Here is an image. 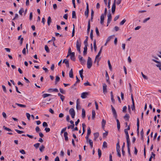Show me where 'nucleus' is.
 I'll use <instances>...</instances> for the list:
<instances>
[{
	"instance_id": "de8ad7c7",
	"label": "nucleus",
	"mask_w": 161,
	"mask_h": 161,
	"mask_svg": "<svg viewBox=\"0 0 161 161\" xmlns=\"http://www.w3.org/2000/svg\"><path fill=\"white\" fill-rule=\"evenodd\" d=\"M82 129H83V132H85V128L86 127V125L84 123H83L82 124Z\"/></svg>"
},
{
	"instance_id": "0e129e2a",
	"label": "nucleus",
	"mask_w": 161,
	"mask_h": 161,
	"mask_svg": "<svg viewBox=\"0 0 161 161\" xmlns=\"http://www.w3.org/2000/svg\"><path fill=\"white\" fill-rule=\"evenodd\" d=\"M111 38V36H109L107 38V39L106 40V43H107L108 42H109L110 41V40Z\"/></svg>"
},
{
	"instance_id": "864d4df0",
	"label": "nucleus",
	"mask_w": 161,
	"mask_h": 161,
	"mask_svg": "<svg viewBox=\"0 0 161 161\" xmlns=\"http://www.w3.org/2000/svg\"><path fill=\"white\" fill-rule=\"evenodd\" d=\"M26 116H27V117L28 119L29 120H30V117H31L30 114L29 113H26Z\"/></svg>"
},
{
	"instance_id": "6ab92c4d",
	"label": "nucleus",
	"mask_w": 161,
	"mask_h": 161,
	"mask_svg": "<svg viewBox=\"0 0 161 161\" xmlns=\"http://www.w3.org/2000/svg\"><path fill=\"white\" fill-rule=\"evenodd\" d=\"M126 136V138L127 140V146L130 145V140L129 137V135Z\"/></svg>"
},
{
	"instance_id": "6e6d98bb",
	"label": "nucleus",
	"mask_w": 161,
	"mask_h": 161,
	"mask_svg": "<svg viewBox=\"0 0 161 161\" xmlns=\"http://www.w3.org/2000/svg\"><path fill=\"white\" fill-rule=\"evenodd\" d=\"M117 153V155L119 157H121V154H120V150H116Z\"/></svg>"
},
{
	"instance_id": "9b49d317",
	"label": "nucleus",
	"mask_w": 161,
	"mask_h": 161,
	"mask_svg": "<svg viewBox=\"0 0 161 161\" xmlns=\"http://www.w3.org/2000/svg\"><path fill=\"white\" fill-rule=\"evenodd\" d=\"M102 48H103V47H101V49H100L99 51V52L97 54L96 56L94 62H96V60L97 59L98 57H99V56H100V55L102 52Z\"/></svg>"
},
{
	"instance_id": "dca6fc26",
	"label": "nucleus",
	"mask_w": 161,
	"mask_h": 161,
	"mask_svg": "<svg viewBox=\"0 0 161 161\" xmlns=\"http://www.w3.org/2000/svg\"><path fill=\"white\" fill-rule=\"evenodd\" d=\"M137 131L138 133L139 132V120L138 118L137 119Z\"/></svg>"
},
{
	"instance_id": "2eb2a0df",
	"label": "nucleus",
	"mask_w": 161,
	"mask_h": 161,
	"mask_svg": "<svg viewBox=\"0 0 161 161\" xmlns=\"http://www.w3.org/2000/svg\"><path fill=\"white\" fill-rule=\"evenodd\" d=\"M68 133L67 132H64V137L65 140L66 141H67L69 139L68 137Z\"/></svg>"
},
{
	"instance_id": "7ed1b4c3",
	"label": "nucleus",
	"mask_w": 161,
	"mask_h": 161,
	"mask_svg": "<svg viewBox=\"0 0 161 161\" xmlns=\"http://www.w3.org/2000/svg\"><path fill=\"white\" fill-rule=\"evenodd\" d=\"M69 112L72 118H74L75 115V112L74 109L73 108H70L69 110Z\"/></svg>"
},
{
	"instance_id": "f8f14e48",
	"label": "nucleus",
	"mask_w": 161,
	"mask_h": 161,
	"mask_svg": "<svg viewBox=\"0 0 161 161\" xmlns=\"http://www.w3.org/2000/svg\"><path fill=\"white\" fill-rule=\"evenodd\" d=\"M70 58L73 61H75V53L74 52H72L70 55Z\"/></svg>"
},
{
	"instance_id": "6e6552de",
	"label": "nucleus",
	"mask_w": 161,
	"mask_h": 161,
	"mask_svg": "<svg viewBox=\"0 0 161 161\" xmlns=\"http://www.w3.org/2000/svg\"><path fill=\"white\" fill-rule=\"evenodd\" d=\"M78 57L79 61L81 62V64L82 65L84 64L86 62L85 60L83 59L82 57L80 55Z\"/></svg>"
},
{
	"instance_id": "0eeeda50",
	"label": "nucleus",
	"mask_w": 161,
	"mask_h": 161,
	"mask_svg": "<svg viewBox=\"0 0 161 161\" xmlns=\"http://www.w3.org/2000/svg\"><path fill=\"white\" fill-rule=\"evenodd\" d=\"M116 9V0H114L112 7V12L114 14L115 12Z\"/></svg>"
},
{
	"instance_id": "f704fd0d",
	"label": "nucleus",
	"mask_w": 161,
	"mask_h": 161,
	"mask_svg": "<svg viewBox=\"0 0 161 161\" xmlns=\"http://www.w3.org/2000/svg\"><path fill=\"white\" fill-rule=\"evenodd\" d=\"M3 128L5 130H6L7 131H12V130H11V129H9V128H7V127H5V126H3Z\"/></svg>"
},
{
	"instance_id": "c85d7f7f",
	"label": "nucleus",
	"mask_w": 161,
	"mask_h": 161,
	"mask_svg": "<svg viewBox=\"0 0 161 161\" xmlns=\"http://www.w3.org/2000/svg\"><path fill=\"white\" fill-rule=\"evenodd\" d=\"M15 104L21 107L25 108L26 107V106L25 105L20 104L17 103H15Z\"/></svg>"
},
{
	"instance_id": "79ce46f5",
	"label": "nucleus",
	"mask_w": 161,
	"mask_h": 161,
	"mask_svg": "<svg viewBox=\"0 0 161 161\" xmlns=\"http://www.w3.org/2000/svg\"><path fill=\"white\" fill-rule=\"evenodd\" d=\"M40 144L39 143H36L35 144H34V146L36 148H38L39 146H40Z\"/></svg>"
},
{
	"instance_id": "4468645a",
	"label": "nucleus",
	"mask_w": 161,
	"mask_h": 161,
	"mask_svg": "<svg viewBox=\"0 0 161 161\" xmlns=\"http://www.w3.org/2000/svg\"><path fill=\"white\" fill-rule=\"evenodd\" d=\"M87 46L85 45L84 48L83 55L84 56L86 55L87 53Z\"/></svg>"
},
{
	"instance_id": "603ef678",
	"label": "nucleus",
	"mask_w": 161,
	"mask_h": 161,
	"mask_svg": "<svg viewBox=\"0 0 161 161\" xmlns=\"http://www.w3.org/2000/svg\"><path fill=\"white\" fill-rule=\"evenodd\" d=\"M141 74L144 79L146 80H147L148 78H147V77L145 75H144L142 72H141Z\"/></svg>"
},
{
	"instance_id": "9d476101",
	"label": "nucleus",
	"mask_w": 161,
	"mask_h": 161,
	"mask_svg": "<svg viewBox=\"0 0 161 161\" xmlns=\"http://www.w3.org/2000/svg\"><path fill=\"white\" fill-rule=\"evenodd\" d=\"M88 95V93L87 92H84L81 94V97L83 98H85Z\"/></svg>"
},
{
	"instance_id": "5701e85b",
	"label": "nucleus",
	"mask_w": 161,
	"mask_h": 161,
	"mask_svg": "<svg viewBox=\"0 0 161 161\" xmlns=\"http://www.w3.org/2000/svg\"><path fill=\"white\" fill-rule=\"evenodd\" d=\"M86 116V112L84 108L82 109V116L83 118H84Z\"/></svg>"
},
{
	"instance_id": "c9c22d12",
	"label": "nucleus",
	"mask_w": 161,
	"mask_h": 161,
	"mask_svg": "<svg viewBox=\"0 0 161 161\" xmlns=\"http://www.w3.org/2000/svg\"><path fill=\"white\" fill-rule=\"evenodd\" d=\"M45 50L47 53H49L50 52L49 49L47 45H45Z\"/></svg>"
},
{
	"instance_id": "3c124183",
	"label": "nucleus",
	"mask_w": 161,
	"mask_h": 161,
	"mask_svg": "<svg viewBox=\"0 0 161 161\" xmlns=\"http://www.w3.org/2000/svg\"><path fill=\"white\" fill-rule=\"evenodd\" d=\"M60 80V78L58 76H56V79H55V83L56 84L57 83V82L59 81Z\"/></svg>"
},
{
	"instance_id": "423d86ee",
	"label": "nucleus",
	"mask_w": 161,
	"mask_h": 161,
	"mask_svg": "<svg viewBox=\"0 0 161 161\" xmlns=\"http://www.w3.org/2000/svg\"><path fill=\"white\" fill-rule=\"evenodd\" d=\"M111 107L112 108V112H113L114 116L115 119H117V115L116 113V112L115 109L112 105H111Z\"/></svg>"
},
{
	"instance_id": "09e8293b",
	"label": "nucleus",
	"mask_w": 161,
	"mask_h": 161,
	"mask_svg": "<svg viewBox=\"0 0 161 161\" xmlns=\"http://www.w3.org/2000/svg\"><path fill=\"white\" fill-rule=\"evenodd\" d=\"M94 13V11L92 9V11H91V19L92 21V20L93 19Z\"/></svg>"
},
{
	"instance_id": "393cba45",
	"label": "nucleus",
	"mask_w": 161,
	"mask_h": 161,
	"mask_svg": "<svg viewBox=\"0 0 161 161\" xmlns=\"http://www.w3.org/2000/svg\"><path fill=\"white\" fill-rule=\"evenodd\" d=\"M106 121L104 119H103L102 122V125L103 128H104L105 127L106 124Z\"/></svg>"
},
{
	"instance_id": "ea45409f",
	"label": "nucleus",
	"mask_w": 161,
	"mask_h": 161,
	"mask_svg": "<svg viewBox=\"0 0 161 161\" xmlns=\"http://www.w3.org/2000/svg\"><path fill=\"white\" fill-rule=\"evenodd\" d=\"M95 31H96V32L97 35L98 36H99V32L98 31V28L97 27H96V28Z\"/></svg>"
},
{
	"instance_id": "4d7b16f0",
	"label": "nucleus",
	"mask_w": 161,
	"mask_h": 161,
	"mask_svg": "<svg viewBox=\"0 0 161 161\" xmlns=\"http://www.w3.org/2000/svg\"><path fill=\"white\" fill-rule=\"evenodd\" d=\"M80 104V101L79 99H77L76 101V108L77 109H78V106L79 105V104Z\"/></svg>"
},
{
	"instance_id": "a878e982",
	"label": "nucleus",
	"mask_w": 161,
	"mask_h": 161,
	"mask_svg": "<svg viewBox=\"0 0 161 161\" xmlns=\"http://www.w3.org/2000/svg\"><path fill=\"white\" fill-rule=\"evenodd\" d=\"M117 123V127L118 130H119L120 128V124L119 121L117 119H116Z\"/></svg>"
},
{
	"instance_id": "f03ea898",
	"label": "nucleus",
	"mask_w": 161,
	"mask_h": 161,
	"mask_svg": "<svg viewBox=\"0 0 161 161\" xmlns=\"http://www.w3.org/2000/svg\"><path fill=\"white\" fill-rule=\"evenodd\" d=\"M80 46H81V43L79 42L78 40H77L76 42V47L77 50L80 53H81L80 51Z\"/></svg>"
},
{
	"instance_id": "20e7f679",
	"label": "nucleus",
	"mask_w": 161,
	"mask_h": 161,
	"mask_svg": "<svg viewBox=\"0 0 161 161\" xmlns=\"http://www.w3.org/2000/svg\"><path fill=\"white\" fill-rule=\"evenodd\" d=\"M112 19L111 14L110 13H109L108 15V20L107 22V26H108L110 23Z\"/></svg>"
},
{
	"instance_id": "1a4fd4ad",
	"label": "nucleus",
	"mask_w": 161,
	"mask_h": 161,
	"mask_svg": "<svg viewBox=\"0 0 161 161\" xmlns=\"http://www.w3.org/2000/svg\"><path fill=\"white\" fill-rule=\"evenodd\" d=\"M107 86L105 83L103 84V92L104 94H105L107 92Z\"/></svg>"
},
{
	"instance_id": "39448f33",
	"label": "nucleus",
	"mask_w": 161,
	"mask_h": 161,
	"mask_svg": "<svg viewBox=\"0 0 161 161\" xmlns=\"http://www.w3.org/2000/svg\"><path fill=\"white\" fill-rule=\"evenodd\" d=\"M152 61L157 63L156 66L159 68V69L161 70V62L154 59H153Z\"/></svg>"
},
{
	"instance_id": "2f4dec72",
	"label": "nucleus",
	"mask_w": 161,
	"mask_h": 161,
	"mask_svg": "<svg viewBox=\"0 0 161 161\" xmlns=\"http://www.w3.org/2000/svg\"><path fill=\"white\" fill-rule=\"evenodd\" d=\"M91 133V130L90 128L89 127H88L87 128V135L89 136L90 135Z\"/></svg>"
},
{
	"instance_id": "f3484780",
	"label": "nucleus",
	"mask_w": 161,
	"mask_h": 161,
	"mask_svg": "<svg viewBox=\"0 0 161 161\" xmlns=\"http://www.w3.org/2000/svg\"><path fill=\"white\" fill-rule=\"evenodd\" d=\"M124 118L126 120L128 121L130 118V116L128 114H126L124 117Z\"/></svg>"
},
{
	"instance_id": "e433bc0d",
	"label": "nucleus",
	"mask_w": 161,
	"mask_h": 161,
	"mask_svg": "<svg viewBox=\"0 0 161 161\" xmlns=\"http://www.w3.org/2000/svg\"><path fill=\"white\" fill-rule=\"evenodd\" d=\"M89 12V9H86V10L85 12V16H86L87 17H88V14Z\"/></svg>"
},
{
	"instance_id": "338daca9",
	"label": "nucleus",
	"mask_w": 161,
	"mask_h": 161,
	"mask_svg": "<svg viewBox=\"0 0 161 161\" xmlns=\"http://www.w3.org/2000/svg\"><path fill=\"white\" fill-rule=\"evenodd\" d=\"M66 127L63 128L62 130H61V134H62V133H63V132H65L64 131L66 130Z\"/></svg>"
},
{
	"instance_id": "aec40b11",
	"label": "nucleus",
	"mask_w": 161,
	"mask_h": 161,
	"mask_svg": "<svg viewBox=\"0 0 161 161\" xmlns=\"http://www.w3.org/2000/svg\"><path fill=\"white\" fill-rule=\"evenodd\" d=\"M69 75L70 78H72L73 77V70L72 69H71L69 72Z\"/></svg>"
},
{
	"instance_id": "49530a36",
	"label": "nucleus",
	"mask_w": 161,
	"mask_h": 161,
	"mask_svg": "<svg viewBox=\"0 0 161 161\" xmlns=\"http://www.w3.org/2000/svg\"><path fill=\"white\" fill-rule=\"evenodd\" d=\"M59 91L60 92L63 94H64L65 93V91L63 90L62 89L60 88H59Z\"/></svg>"
},
{
	"instance_id": "13d9d810",
	"label": "nucleus",
	"mask_w": 161,
	"mask_h": 161,
	"mask_svg": "<svg viewBox=\"0 0 161 161\" xmlns=\"http://www.w3.org/2000/svg\"><path fill=\"white\" fill-rule=\"evenodd\" d=\"M127 109V107L126 106H124L123 109L122 111L124 113H125L126 112V110Z\"/></svg>"
},
{
	"instance_id": "5fc2aeb1",
	"label": "nucleus",
	"mask_w": 161,
	"mask_h": 161,
	"mask_svg": "<svg viewBox=\"0 0 161 161\" xmlns=\"http://www.w3.org/2000/svg\"><path fill=\"white\" fill-rule=\"evenodd\" d=\"M108 132L106 131L105 133H103V137L104 138L105 137L108 135Z\"/></svg>"
},
{
	"instance_id": "bb28decb",
	"label": "nucleus",
	"mask_w": 161,
	"mask_h": 161,
	"mask_svg": "<svg viewBox=\"0 0 161 161\" xmlns=\"http://www.w3.org/2000/svg\"><path fill=\"white\" fill-rule=\"evenodd\" d=\"M51 22H52V21H51V18L50 16H49L48 17V19H47V24H48V25H49V26L50 25Z\"/></svg>"
},
{
	"instance_id": "cd10ccee",
	"label": "nucleus",
	"mask_w": 161,
	"mask_h": 161,
	"mask_svg": "<svg viewBox=\"0 0 161 161\" xmlns=\"http://www.w3.org/2000/svg\"><path fill=\"white\" fill-rule=\"evenodd\" d=\"M88 37L87 36H86V39L84 41V44L85 45L88 46L87 41L88 40Z\"/></svg>"
},
{
	"instance_id": "4c0bfd02",
	"label": "nucleus",
	"mask_w": 161,
	"mask_h": 161,
	"mask_svg": "<svg viewBox=\"0 0 161 161\" xmlns=\"http://www.w3.org/2000/svg\"><path fill=\"white\" fill-rule=\"evenodd\" d=\"M103 147L104 148H107V144L106 142H104L103 143Z\"/></svg>"
},
{
	"instance_id": "a19ab883",
	"label": "nucleus",
	"mask_w": 161,
	"mask_h": 161,
	"mask_svg": "<svg viewBox=\"0 0 161 161\" xmlns=\"http://www.w3.org/2000/svg\"><path fill=\"white\" fill-rule=\"evenodd\" d=\"M141 135L142 136V140H143V136H144V132L143 131V129L141 131Z\"/></svg>"
},
{
	"instance_id": "412c9836",
	"label": "nucleus",
	"mask_w": 161,
	"mask_h": 161,
	"mask_svg": "<svg viewBox=\"0 0 161 161\" xmlns=\"http://www.w3.org/2000/svg\"><path fill=\"white\" fill-rule=\"evenodd\" d=\"M106 81L107 82H108L109 84L110 83V82L109 81V78L108 77V73L107 71H106Z\"/></svg>"
},
{
	"instance_id": "69168bd1",
	"label": "nucleus",
	"mask_w": 161,
	"mask_h": 161,
	"mask_svg": "<svg viewBox=\"0 0 161 161\" xmlns=\"http://www.w3.org/2000/svg\"><path fill=\"white\" fill-rule=\"evenodd\" d=\"M101 20H104V15L103 14H102L100 17Z\"/></svg>"
},
{
	"instance_id": "58836bf2",
	"label": "nucleus",
	"mask_w": 161,
	"mask_h": 161,
	"mask_svg": "<svg viewBox=\"0 0 161 161\" xmlns=\"http://www.w3.org/2000/svg\"><path fill=\"white\" fill-rule=\"evenodd\" d=\"M45 148V147L43 145H42L40 147L39 150L41 152H42Z\"/></svg>"
},
{
	"instance_id": "a211bd4d",
	"label": "nucleus",
	"mask_w": 161,
	"mask_h": 161,
	"mask_svg": "<svg viewBox=\"0 0 161 161\" xmlns=\"http://www.w3.org/2000/svg\"><path fill=\"white\" fill-rule=\"evenodd\" d=\"M91 26H90V20H89L88 22V27L87 29V33H89L90 31Z\"/></svg>"
},
{
	"instance_id": "e2e57ef3",
	"label": "nucleus",
	"mask_w": 161,
	"mask_h": 161,
	"mask_svg": "<svg viewBox=\"0 0 161 161\" xmlns=\"http://www.w3.org/2000/svg\"><path fill=\"white\" fill-rule=\"evenodd\" d=\"M150 19V18L148 17L146 19H144L143 20V23H146L147 21L148 20Z\"/></svg>"
},
{
	"instance_id": "bf43d9fd",
	"label": "nucleus",
	"mask_w": 161,
	"mask_h": 161,
	"mask_svg": "<svg viewBox=\"0 0 161 161\" xmlns=\"http://www.w3.org/2000/svg\"><path fill=\"white\" fill-rule=\"evenodd\" d=\"M63 63H64L66 65L69 64V61L68 60H66V59H64L63 60Z\"/></svg>"
},
{
	"instance_id": "72a5a7b5",
	"label": "nucleus",
	"mask_w": 161,
	"mask_h": 161,
	"mask_svg": "<svg viewBox=\"0 0 161 161\" xmlns=\"http://www.w3.org/2000/svg\"><path fill=\"white\" fill-rule=\"evenodd\" d=\"M108 66L110 70L111 71L112 70V67L110 64V61L108 60Z\"/></svg>"
},
{
	"instance_id": "37998d69",
	"label": "nucleus",
	"mask_w": 161,
	"mask_h": 161,
	"mask_svg": "<svg viewBox=\"0 0 161 161\" xmlns=\"http://www.w3.org/2000/svg\"><path fill=\"white\" fill-rule=\"evenodd\" d=\"M98 155L99 158H100L101 156V151L100 149H98Z\"/></svg>"
},
{
	"instance_id": "774afa93",
	"label": "nucleus",
	"mask_w": 161,
	"mask_h": 161,
	"mask_svg": "<svg viewBox=\"0 0 161 161\" xmlns=\"http://www.w3.org/2000/svg\"><path fill=\"white\" fill-rule=\"evenodd\" d=\"M35 129L36 132H38L39 131H40V129L38 126H36V128Z\"/></svg>"
},
{
	"instance_id": "473e14b6",
	"label": "nucleus",
	"mask_w": 161,
	"mask_h": 161,
	"mask_svg": "<svg viewBox=\"0 0 161 161\" xmlns=\"http://www.w3.org/2000/svg\"><path fill=\"white\" fill-rule=\"evenodd\" d=\"M24 12V9L23 8H21L19 11V14L22 15V13Z\"/></svg>"
},
{
	"instance_id": "7c9ffc66",
	"label": "nucleus",
	"mask_w": 161,
	"mask_h": 161,
	"mask_svg": "<svg viewBox=\"0 0 161 161\" xmlns=\"http://www.w3.org/2000/svg\"><path fill=\"white\" fill-rule=\"evenodd\" d=\"M52 95L50 94L45 93L42 95V96L44 98H45L47 97L51 96Z\"/></svg>"
},
{
	"instance_id": "4be33fe9",
	"label": "nucleus",
	"mask_w": 161,
	"mask_h": 161,
	"mask_svg": "<svg viewBox=\"0 0 161 161\" xmlns=\"http://www.w3.org/2000/svg\"><path fill=\"white\" fill-rule=\"evenodd\" d=\"M89 143L90 146L91 148L93 147V142L92 140L91 139L88 140V141Z\"/></svg>"
},
{
	"instance_id": "a18cd8bd",
	"label": "nucleus",
	"mask_w": 161,
	"mask_h": 161,
	"mask_svg": "<svg viewBox=\"0 0 161 161\" xmlns=\"http://www.w3.org/2000/svg\"><path fill=\"white\" fill-rule=\"evenodd\" d=\"M120 150V147L119 142L117 143L116 146V150Z\"/></svg>"
},
{
	"instance_id": "ddd939ff",
	"label": "nucleus",
	"mask_w": 161,
	"mask_h": 161,
	"mask_svg": "<svg viewBox=\"0 0 161 161\" xmlns=\"http://www.w3.org/2000/svg\"><path fill=\"white\" fill-rule=\"evenodd\" d=\"M94 140L96 141L98 137L99 136V133L98 132L95 133L94 134Z\"/></svg>"
},
{
	"instance_id": "f257e3e1",
	"label": "nucleus",
	"mask_w": 161,
	"mask_h": 161,
	"mask_svg": "<svg viewBox=\"0 0 161 161\" xmlns=\"http://www.w3.org/2000/svg\"><path fill=\"white\" fill-rule=\"evenodd\" d=\"M92 58L89 57H88L87 62V67L88 69H90L92 65Z\"/></svg>"
},
{
	"instance_id": "052dcab7",
	"label": "nucleus",
	"mask_w": 161,
	"mask_h": 161,
	"mask_svg": "<svg viewBox=\"0 0 161 161\" xmlns=\"http://www.w3.org/2000/svg\"><path fill=\"white\" fill-rule=\"evenodd\" d=\"M74 126H75V125H70L68 126V127H67L68 129H69L70 128L73 129V128H74Z\"/></svg>"
},
{
	"instance_id": "b1692460",
	"label": "nucleus",
	"mask_w": 161,
	"mask_h": 161,
	"mask_svg": "<svg viewBox=\"0 0 161 161\" xmlns=\"http://www.w3.org/2000/svg\"><path fill=\"white\" fill-rule=\"evenodd\" d=\"M92 118L93 119H94L95 118V115H96L95 111L94 110H92Z\"/></svg>"
},
{
	"instance_id": "680f3d73",
	"label": "nucleus",
	"mask_w": 161,
	"mask_h": 161,
	"mask_svg": "<svg viewBox=\"0 0 161 161\" xmlns=\"http://www.w3.org/2000/svg\"><path fill=\"white\" fill-rule=\"evenodd\" d=\"M84 85L85 86H91V85L90 84V83L88 82V81H87V82L86 83H85L84 84Z\"/></svg>"
},
{
	"instance_id": "8fccbe9b",
	"label": "nucleus",
	"mask_w": 161,
	"mask_h": 161,
	"mask_svg": "<svg viewBox=\"0 0 161 161\" xmlns=\"http://www.w3.org/2000/svg\"><path fill=\"white\" fill-rule=\"evenodd\" d=\"M126 21V19H124L120 23V25H123L125 23V22Z\"/></svg>"
},
{
	"instance_id": "c756f323",
	"label": "nucleus",
	"mask_w": 161,
	"mask_h": 161,
	"mask_svg": "<svg viewBox=\"0 0 161 161\" xmlns=\"http://www.w3.org/2000/svg\"><path fill=\"white\" fill-rule=\"evenodd\" d=\"M72 18L74 19H76V18L75 12L74 11H73L72 12Z\"/></svg>"
},
{
	"instance_id": "c03bdc74",
	"label": "nucleus",
	"mask_w": 161,
	"mask_h": 161,
	"mask_svg": "<svg viewBox=\"0 0 161 161\" xmlns=\"http://www.w3.org/2000/svg\"><path fill=\"white\" fill-rule=\"evenodd\" d=\"M15 131H16L18 134H22V133H24V132L23 131L19 130L17 129H15Z\"/></svg>"
}]
</instances>
